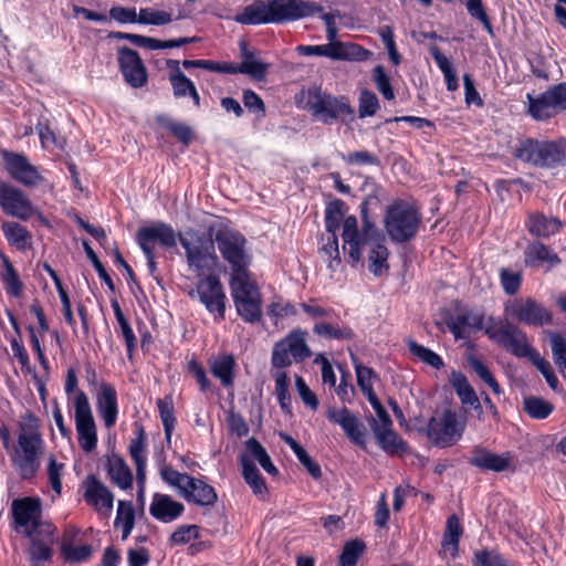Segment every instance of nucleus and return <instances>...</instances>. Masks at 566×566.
<instances>
[{
	"label": "nucleus",
	"instance_id": "obj_1",
	"mask_svg": "<svg viewBox=\"0 0 566 566\" xmlns=\"http://www.w3.org/2000/svg\"><path fill=\"white\" fill-rule=\"evenodd\" d=\"M500 316L485 317L483 311L473 312L468 307L448 312L443 322L455 340H463L468 349L474 350L476 345L473 334L483 331L484 335L500 349L507 354H538L525 331L518 325Z\"/></svg>",
	"mask_w": 566,
	"mask_h": 566
},
{
	"label": "nucleus",
	"instance_id": "obj_2",
	"mask_svg": "<svg viewBox=\"0 0 566 566\" xmlns=\"http://www.w3.org/2000/svg\"><path fill=\"white\" fill-rule=\"evenodd\" d=\"M380 206V199L377 195H368L360 203L361 229L358 228L355 216L346 217L344 230L342 233L343 251L345 260L356 266L363 256V250L368 248L369 271L375 276H380L389 270L388 256L389 250L386 247L385 233L377 228L370 216V210Z\"/></svg>",
	"mask_w": 566,
	"mask_h": 566
},
{
	"label": "nucleus",
	"instance_id": "obj_3",
	"mask_svg": "<svg viewBox=\"0 0 566 566\" xmlns=\"http://www.w3.org/2000/svg\"><path fill=\"white\" fill-rule=\"evenodd\" d=\"M222 260L229 265L230 279L235 281L251 276L250 266L253 256L248 249V240L243 233L231 226V221L223 218L221 222L210 226L208 229Z\"/></svg>",
	"mask_w": 566,
	"mask_h": 566
},
{
	"label": "nucleus",
	"instance_id": "obj_4",
	"mask_svg": "<svg viewBox=\"0 0 566 566\" xmlns=\"http://www.w3.org/2000/svg\"><path fill=\"white\" fill-rule=\"evenodd\" d=\"M11 462L22 480L34 478L41 467L44 453V441L39 426V419L27 413L19 422L18 442L11 450Z\"/></svg>",
	"mask_w": 566,
	"mask_h": 566
},
{
	"label": "nucleus",
	"instance_id": "obj_5",
	"mask_svg": "<svg viewBox=\"0 0 566 566\" xmlns=\"http://www.w3.org/2000/svg\"><path fill=\"white\" fill-rule=\"evenodd\" d=\"M304 108L324 125L348 124L355 119V108L348 96L334 95L319 85L307 88Z\"/></svg>",
	"mask_w": 566,
	"mask_h": 566
},
{
	"label": "nucleus",
	"instance_id": "obj_6",
	"mask_svg": "<svg viewBox=\"0 0 566 566\" xmlns=\"http://www.w3.org/2000/svg\"><path fill=\"white\" fill-rule=\"evenodd\" d=\"M420 224L419 209L407 200L396 199L386 208L384 226L386 233L395 243L412 240L417 235Z\"/></svg>",
	"mask_w": 566,
	"mask_h": 566
},
{
	"label": "nucleus",
	"instance_id": "obj_7",
	"mask_svg": "<svg viewBox=\"0 0 566 566\" xmlns=\"http://www.w3.org/2000/svg\"><path fill=\"white\" fill-rule=\"evenodd\" d=\"M513 157L539 168H556L566 163V142L527 137L514 148Z\"/></svg>",
	"mask_w": 566,
	"mask_h": 566
},
{
	"label": "nucleus",
	"instance_id": "obj_8",
	"mask_svg": "<svg viewBox=\"0 0 566 566\" xmlns=\"http://www.w3.org/2000/svg\"><path fill=\"white\" fill-rule=\"evenodd\" d=\"M135 241L146 258L150 276L160 284L161 276L156 261V244L164 249L176 248V231L169 223L157 221L150 226L140 227L136 232Z\"/></svg>",
	"mask_w": 566,
	"mask_h": 566
},
{
	"label": "nucleus",
	"instance_id": "obj_9",
	"mask_svg": "<svg viewBox=\"0 0 566 566\" xmlns=\"http://www.w3.org/2000/svg\"><path fill=\"white\" fill-rule=\"evenodd\" d=\"M503 314L506 319L530 327L551 325L554 318L548 307L531 296L507 300L503 306Z\"/></svg>",
	"mask_w": 566,
	"mask_h": 566
},
{
	"label": "nucleus",
	"instance_id": "obj_10",
	"mask_svg": "<svg viewBox=\"0 0 566 566\" xmlns=\"http://www.w3.org/2000/svg\"><path fill=\"white\" fill-rule=\"evenodd\" d=\"M231 296L240 317L247 323H260L262 319V296L251 276L229 281Z\"/></svg>",
	"mask_w": 566,
	"mask_h": 566
},
{
	"label": "nucleus",
	"instance_id": "obj_11",
	"mask_svg": "<svg viewBox=\"0 0 566 566\" xmlns=\"http://www.w3.org/2000/svg\"><path fill=\"white\" fill-rule=\"evenodd\" d=\"M176 234L177 241L185 250L188 268L196 273L197 279L214 273L219 260L213 241H203L198 237L197 242H192L181 232H176Z\"/></svg>",
	"mask_w": 566,
	"mask_h": 566
},
{
	"label": "nucleus",
	"instance_id": "obj_12",
	"mask_svg": "<svg viewBox=\"0 0 566 566\" xmlns=\"http://www.w3.org/2000/svg\"><path fill=\"white\" fill-rule=\"evenodd\" d=\"M189 296H198L200 303L205 305L216 322L224 321L227 295L217 273H209L203 277H199L196 290L190 291Z\"/></svg>",
	"mask_w": 566,
	"mask_h": 566
},
{
	"label": "nucleus",
	"instance_id": "obj_13",
	"mask_svg": "<svg viewBox=\"0 0 566 566\" xmlns=\"http://www.w3.org/2000/svg\"><path fill=\"white\" fill-rule=\"evenodd\" d=\"M266 2L270 23L275 24L313 17L323 10L319 4L305 0H269Z\"/></svg>",
	"mask_w": 566,
	"mask_h": 566
},
{
	"label": "nucleus",
	"instance_id": "obj_14",
	"mask_svg": "<svg viewBox=\"0 0 566 566\" xmlns=\"http://www.w3.org/2000/svg\"><path fill=\"white\" fill-rule=\"evenodd\" d=\"M463 432V424H460L455 412L446 410L441 417H432L427 427L428 438L440 447L454 444Z\"/></svg>",
	"mask_w": 566,
	"mask_h": 566
},
{
	"label": "nucleus",
	"instance_id": "obj_15",
	"mask_svg": "<svg viewBox=\"0 0 566 566\" xmlns=\"http://www.w3.org/2000/svg\"><path fill=\"white\" fill-rule=\"evenodd\" d=\"M74 408L80 446L84 451L90 452L96 447V427L88 398L83 391L77 392Z\"/></svg>",
	"mask_w": 566,
	"mask_h": 566
},
{
	"label": "nucleus",
	"instance_id": "obj_16",
	"mask_svg": "<svg viewBox=\"0 0 566 566\" xmlns=\"http://www.w3.org/2000/svg\"><path fill=\"white\" fill-rule=\"evenodd\" d=\"M117 63L125 82L133 88H140L148 83L147 67L140 54L128 46L117 50Z\"/></svg>",
	"mask_w": 566,
	"mask_h": 566
},
{
	"label": "nucleus",
	"instance_id": "obj_17",
	"mask_svg": "<svg viewBox=\"0 0 566 566\" xmlns=\"http://www.w3.org/2000/svg\"><path fill=\"white\" fill-rule=\"evenodd\" d=\"M1 158L8 174L17 182L27 187H34L42 181L38 168L33 166L24 154L11 150H1Z\"/></svg>",
	"mask_w": 566,
	"mask_h": 566
},
{
	"label": "nucleus",
	"instance_id": "obj_18",
	"mask_svg": "<svg viewBox=\"0 0 566 566\" xmlns=\"http://www.w3.org/2000/svg\"><path fill=\"white\" fill-rule=\"evenodd\" d=\"M0 208L7 216L27 221L34 214V208L28 196L19 188L0 182Z\"/></svg>",
	"mask_w": 566,
	"mask_h": 566
},
{
	"label": "nucleus",
	"instance_id": "obj_19",
	"mask_svg": "<svg viewBox=\"0 0 566 566\" xmlns=\"http://www.w3.org/2000/svg\"><path fill=\"white\" fill-rule=\"evenodd\" d=\"M12 516L17 532L32 536L31 527L41 520L42 505L38 497L17 499L12 502Z\"/></svg>",
	"mask_w": 566,
	"mask_h": 566
},
{
	"label": "nucleus",
	"instance_id": "obj_20",
	"mask_svg": "<svg viewBox=\"0 0 566 566\" xmlns=\"http://www.w3.org/2000/svg\"><path fill=\"white\" fill-rule=\"evenodd\" d=\"M327 418L331 422L340 426L352 442L361 448L366 447V428L359 418L349 409H331L327 412Z\"/></svg>",
	"mask_w": 566,
	"mask_h": 566
},
{
	"label": "nucleus",
	"instance_id": "obj_21",
	"mask_svg": "<svg viewBox=\"0 0 566 566\" xmlns=\"http://www.w3.org/2000/svg\"><path fill=\"white\" fill-rule=\"evenodd\" d=\"M368 423L379 447L389 454H402L408 451V443L392 430V426L381 424L375 417L368 418Z\"/></svg>",
	"mask_w": 566,
	"mask_h": 566
},
{
	"label": "nucleus",
	"instance_id": "obj_22",
	"mask_svg": "<svg viewBox=\"0 0 566 566\" xmlns=\"http://www.w3.org/2000/svg\"><path fill=\"white\" fill-rule=\"evenodd\" d=\"M86 502L101 514L108 515L113 509L114 496L112 492L94 475L87 476L84 482Z\"/></svg>",
	"mask_w": 566,
	"mask_h": 566
},
{
	"label": "nucleus",
	"instance_id": "obj_23",
	"mask_svg": "<svg viewBox=\"0 0 566 566\" xmlns=\"http://www.w3.org/2000/svg\"><path fill=\"white\" fill-rule=\"evenodd\" d=\"M524 264L526 268L538 269L545 263L547 270L560 264L562 260L548 245L534 241L524 249Z\"/></svg>",
	"mask_w": 566,
	"mask_h": 566
},
{
	"label": "nucleus",
	"instance_id": "obj_24",
	"mask_svg": "<svg viewBox=\"0 0 566 566\" xmlns=\"http://www.w3.org/2000/svg\"><path fill=\"white\" fill-rule=\"evenodd\" d=\"M188 502L199 506H213L218 501L214 489L206 481L191 476L180 494Z\"/></svg>",
	"mask_w": 566,
	"mask_h": 566
},
{
	"label": "nucleus",
	"instance_id": "obj_25",
	"mask_svg": "<svg viewBox=\"0 0 566 566\" xmlns=\"http://www.w3.org/2000/svg\"><path fill=\"white\" fill-rule=\"evenodd\" d=\"M185 507L180 502L172 500L169 495L156 493L149 507L150 514L158 521L171 522L179 517Z\"/></svg>",
	"mask_w": 566,
	"mask_h": 566
},
{
	"label": "nucleus",
	"instance_id": "obj_26",
	"mask_svg": "<svg viewBox=\"0 0 566 566\" xmlns=\"http://www.w3.org/2000/svg\"><path fill=\"white\" fill-rule=\"evenodd\" d=\"M450 384L455 390V394L459 397L461 403L463 406H470L478 412L480 417L483 411L482 406L475 390L470 385L467 376L460 371L452 370L450 375Z\"/></svg>",
	"mask_w": 566,
	"mask_h": 566
},
{
	"label": "nucleus",
	"instance_id": "obj_27",
	"mask_svg": "<svg viewBox=\"0 0 566 566\" xmlns=\"http://www.w3.org/2000/svg\"><path fill=\"white\" fill-rule=\"evenodd\" d=\"M525 228L534 237L548 238L559 232L562 222L557 218H549L542 212H535L527 217Z\"/></svg>",
	"mask_w": 566,
	"mask_h": 566
},
{
	"label": "nucleus",
	"instance_id": "obj_28",
	"mask_svg": "<svg viewBox=\"0 0 566 566\" xmlns=\"http://www.w3.org/2000/svg\"><path fill=\"white\" fill-rule=\"evenodd\" d=\"M97 410L104 420L106 428L115 424L117 418V399L115 389L107 384H102L97 394Z\"/></svg>",
	"mask_w": 566,
	"mask_h": 566
},
{
	"label": "nucleus",
	"instance_id": "obj_29",
	"mask_svg": "<svg viewBox=\"0 0 566 566\" xmlns=\"http://www.w3.org/2000/svg\"><path fill=\"white\" fill-rule=\"evenodd\" d=\"M305 331L295 328L277 342L272 354H313L306 344Z\"/></svg>",
	"mask_w": 566,
	"mask_h": 566
},
{
	"label": "nucleus",
	"instance_id": "obj_30",
	"mask_svg": "<svg viewBox=\"0 0 566 566\" xmlns=\"http://www.w3.org/2000/svg\"><path fill=\"white\" fill-rule=\"evenodd\" d=\"M470 464L494 472L505 471L510 467V458L494 454L485 449L476 448L470 459Z\"/></svg>",
	"mask_w": 566,
	"mask_h": 566
},
{
	"label": "nucleus",
	"instance_id": "obj_31",
	"mask_svg": "<svg viewBox=\"0 0 566 566\" xmlns=\"http://www.w3.org/2000/svg\"><path fill=\"white\" fill-rule=\"evenodd\" d=\"M526 97L528 101V113L536 120L549 119L559 112L547 91L536 97L531 94H527Z\"/></svg>",
	"mask_w": 566,
	"mask_h": 566
},
{
	"label": "nucleus",
	"instance_id": "obj_32",
	"mask_svg": "<svg viewBox=\"0 0 566 566\" xmlns=\"http://www.w3.org/2000/svg\"><path fill=\"white\" fill-rule=\"evenodd\" d=\"M155 122L163 128L167 129L174 137L185 146H189L193 139L192 128L181 122H177L171 117L160 114L155 117Z\"/></svg>",
	"mask_w": 566,
	"mask_h": 566
},
{
	"label": "nucleus",
	"instance_id": "obj_33",
	"mask_svg": "<svg viewBox=\"0 0 566 566\" xmlns=\"http://www.w3.org/2000/svg\"><path fill=\"white\" fill-rule=\"evenodd\" d=\"M234 21L243 25L270 24L268 2L260 1L258 4L244 7L242 12L234 17Z\"/></svg>",
	"mask_w": 566,
	"mask_h": 566
},
{
	"label": "nucleus",
	"instance_id": "obj_34",
	"mask_svg": "<svg viewBox=\"0 0 566 566\" xmlns=\"http://www.w3.org/2000/svg\"><path fill=\"white\" fill-rule=\"evenodd\" d=\"M2 231L9 244L14 245L20 251H24L32 244L30 231L18 222H3Z\"/></svg>",
	"mask_w": 566,
	"mask_h": 566
},
{
	"label": "nucleus",
	"instance_id": "obj_35",
	"mask_svg": "<svg viewBox=\"0 0 566 566\" xmlns=\"http://www.w3.org/2000/svg\"><path fill=\"white\" fill-rule=\"evenodd\" d=\"M108 476L112 482L123 490L129 489L133 484V474L125 461L116 455L108 459Z\"/></svg>",
	"mask_w": 566,
	"mask_h": 566
},
{
	"label": "nucleus",
	"instance_id": "obj_36",
	"mask_svg": "<svg viewBox=\"0 0 566 566\" xmlns=\"http://www.w3.org/2000/svg\"><path fill=\"white\" fill-rule=\"evenodd\" d=\"M240 464L242 467V474L245 482L253 490L254 494L261 495L266 492V484L260 474L258 468L252 462L251 457L248 454H240Z\"/></svg>",
	"mask_w": 566,
	"mask_h": 566
},
{
	"label": "nucleus",
	"instance_id": "obj_37",
	"mask_svg": "<svg viewBox=\"0 0 566 566\" xmlns=\"http://www.w3.org/2000/svg\"><path fill=\"white\" fill-rule=\"evenodd\" d=\"M167 67L170 70L169 81L174 90L175 97H184L195 87L193 82L188 78L180 70V63L177 60H167Z\"/></svg>",
	"mask_w": 566,
	"mask_h": 566
},
{
	"label": "nucleus",
	"instance_id": "obj_38",
	"mask_svg": "<svg viewBox=\"0 0 566 566\" xmlns=\"http://www.w3.org/2000/svg\"><path fill=\"white\" fill-rule=\"evenodd\" d=\"M3 271L1 272V281L4 285L7 294L20 297L23 292V283L14 269L13 264L6 254H1Z\"/></svg>",
	"mask_w": 566,
	"mask_h": 566
},
{
	"label": "nucleus",
	"instance_id": "obj_39",
	"mask_svg": "<svg viewBox=\"0 0 566 566\" xmlns=\"http://www.w3.org/2000/svg\"><path fill=\"white\" fill-rule=\"evenodd\" d=\"M234 365L233 356H216L210 360L212 375L219 378L224 387L233 384Z\"/></svg>",
	"mask_w": 566,
	"mask_h": 566
},
{
	"label": "nucleus",
	"instance_id": "obj_40",
	"mask_svg": "<svg viewBox=\"0 0 566 566\" xmlns=\"http://www.w3.org/2000/svg\"><path fill=\"white\" fill-rule=\"evenodd\" d=\"M345 202L342 199H333L325 207V229L327 233H337L342 221L344 222Z\"/></svg>",
	"mask_w": 566,
	"mask_h": 566
},
{
	"label": "nucleus",
	"instance_id": "obj_41",
	"mask_svg": "<svg viewBox=\"0 0 566 566\" xmlns=\"http://www.w3.org/2000/svg\"><path fill=\"white\" fill-rule=\"evenodd\" d=\"M245 450L247 452H244L243 454L250 455L252 462L254 460L258 461L265 472L272 475H275L277 473V469L272 463L266 450L261 446V443L255 438H250L247 440Z\"/></svg>",
	"mask_w": 566,
	"mask_h": 566
},
{
	"label": "nucleus",
	"instance_id": "obj_42",
	"mask_svg": "<svg viewBox=\"0 0 566 566\" xmlns=\"http://www.w3.org/2000/svg\"><path fill=\"white\" fill-rule=\"evenodd\" d=\"M340 51V42L322 44V45H298L296 46V52L303 56H327L329 59L336 60V57H345Z\"/></svg>",
	"mask_w": 566,
	"mask_h": 566
},
{
	"label": "nucleus",
	"instance_id": "obj_43",
	"mask_svg": "<svg viewBox=\"0 0 566 566\" xmlns=\"http://www.w3.org/2000/svg\"><path fill=\"white\" fill-rule=\"evenodd\" d=\"M111 304H112V308L114 311L116 321L119 325L120 334L126 343L127 353L133 354V352L135 350L136 345H137V339L135 337V334H134L128 321L126 319L117 300H112Z\"/></svg>",
	"mask_w": 566,
	"mask_h": 566
},
{
	"label": "nucleus",
	"instance_id": "obj_44",
	"mask_svg": "<svg viewBox=\"0 0 566 566\" xmlns=\"http://www.w3.org/2000/svg\"><path fill=\"white\" fill-rule=\"evenodd\" d=\"M135 524V511L133 507L132 502L127 501H119L118 502V509H117V515L115 518V526H122L123 527V539H126Z\"/></svg>",
	"mask_w": 566,
	"mask_h": 566
},
{
	"label": "nucleus",
	"instance_id": "obj_45",
	"mask_svg": "<svg viewBox=\"0 0 566 566\" xmlns=\"http://www.w3.org/2000/svg\"><path fill=\"white\" fill-rule=\"evenodd\" d=\"M523 403L525 412L534 419H545L554 410V406L549 401L535 396L524 398Z\"/></svg>",
	"mask_w": 566,
	"mask_h": 566
},
{
	"label": "nucleus",
	"instance_id": "obj_46",
	"mask_svg": "<svg viewBox=\"0 0 566 566\" xmlns=\"http://www.w3.org/2000/svg\"><path fill=\"white\" fill-rule=\"evenodd\" d=\"M239 48L242 57L241 63H248L250 65L258 66L255 72L247 74L256 81L264 80L268 73V64L255 60V54L249 49V43L245 40H241L239 42Z\"/></svg>",
	"mask_w": 566,
	"mask_h": 566
},
{
	"label": "nucleus",
	"instance_id": "obj_47",
	"mask_svg": "<svg viewBox=\"0 0 566 566\" xmlns=\"http://www.w3.org/2000/svg\"><path fill=\"white\" fill-rule=\"evenodd\" d=\"M365 548L366 545L361 539L356 538L347 542L339 556L340 566H355Z\"/></svg>",
	"mask_w": 566,
	"mask_h": 566
},
{
	"label": "nucleus",
	"instance_id": "obj_48",
	"mask_svg": "<svg viewBox=\"0 0 566 566\" xmlns=\"http://www.w3.org/2000/svg\"><path fill=\"white\" fill-rule=\"evenodd\" d=\"M343 161L348 166H379L380 159L368 150H358L348 154H339Z\"/></svg>",
	"mask_w": 566,
	"mask_h": 566
},
{
	"label": "nucleus",
	"instance_id": "obj_49",
	"mask_svg": "<svg viewBox=\"0 0 566 566\" xmlns=\"http://www.w3.org/2000/svg\"><path fill=\"white\" fill-rule=\"evenodd\" d=\"M160 419L163 421L166 438L169 440L175 428L176 418L174 416V403L170 397L158 399L157 401Z\"/></svg>",
	"mask_w": 566,
	"mask_h": 566
},
{
	"label": "nucleus",
	"instance_id": "obj_50",
	"mask_svg": "<svg viewBox=\"0 0 566 566\" xmlns=\"http://www.w3.org/2000/svg\"><path fill=\"white\" fill-rule=\"evenodd\" d=\"M373 80L379 93L387 101L395 99V92L390 83V77L382 65H376L373 70Z\"/></svg>",
	"mask_w": 566,
	"mask_h": 566
},
{
	"label": "nucleus",
	"instance_id": "obj_51",
	"mask_svg": "<svg viewBox=\"0 0 566 566\" xmlns=\"http://www.w3.org/2000/svg\"><path fill=\"white\" fill-rule=\"evenodd\" d=\"M461 534L462 527L459 517L455 514L449 516L443 534L442 546L447 547L451 545L453 551L457 552L459 548V539Z\"/></svg>",
	"mask_w": 566,
	"mask_h": 566
},
{
	"label": "nucleus",
	"instance_id": "obj_52",
	"mask_svg": "<svg viewBox=\"0 0 566 566\" xmlns=\"http://www.w3.org/2000/svg\"><path fill=\"white\" fill-rule=\"evenodd\" d=\"M378 34L387 49L389 60L391 61V63L395 66L399 65L401 63L402 57L398 52L396 45L394 28L391 25H382L379 28Z\"/></svg>",
	"mask_w": 566,
	"mask_h": 566
},
{
	"label": "nucleus",
	"instance_id": "obj_53",
	"mask_svg": "<svg viewBox=\"0 0 566 566\" xmlns=\"http://www.w3.org/2000/svg\"><path fill=\"white\" fill-rule=\"evenodd\" d=\"M138 17L140 24L165 25L172 21V17L169 12L154 10L151 8H140Z\"/></svg>",
	"mask_w": 566,
	"mask_h": 566
},
{
	"label": "nucleus",
	"instance_id": "obj_54",
	"mask_svg": "<svg viewBox=\"0 0 566 566\" xmlns=\"http://www.w3.org/2000/svg\"><path fill=\"white\" fill-rule=\"evenodd\" d=\"M500 282L503 291L510 295H515L522 285L523 275L521 272H514L509 269L502 268L500 270Z\"/></svg>",
	"mask_w": 566,
	"mask_h": 566
},
{
	"label": "nucleus",
	"instance_id": "obj_55",
	"mask_svg": "<svg viewBox=\"0 0 566 566\" xmlns=\"http://www.w3.org/2000/svg\"><path fill=\"white\" fill-rule=\"evenodd\" d=\"M92 546L81 545L74 546L72 543L63 542L62 554L65 560L70 563H81L87 560L92 555Z\"/></svg>",
	"mask_w": 566,
	"mask_h": 566
},
{
	"label": "nucleus",
	"instance_id": "obj_56",
	"mask_svg": "<svg viewBox=\"0 0 566 566\" xmlns=\"http://www.w3.org/2000/svg\"><path fill=\"white\" fill-rule=\"evenodd\" d=\"M52 541L40 539L36 536L31 538V545L29 547V555L31 562H46L52 556Z\"/></svg>",
	"mask_w": 566,
	"mask_h": 566
},
{
	"label": "nucleus",
	"instance_id": "obj_57",
	"mask_svg": "<svg viewBox=\"0 0 566 566\" xmlns=\"http://www.w3.org/2000/svg\"><path fill=\"white\" fill-rule=\"evenodd\" d=\"M469 366L474 370V373L490 386L494 394H501V388L489 368L476 357L469 356L468 359Z\"/></svg>",
	"mask_w": 566,
	"mask_h": 566
},
{
	"label": "nucleus",
	"instance_id": "obj_58",
	"mask_svg": "<svg viewBox=\"0 0 566 566\" xmlns=\"http://www.w3.org/2000/svg\"><path fill=\"white\" fill-rule=\"evenodd\" d=\"M321 251L328 258V268L331 270H335L340 265L342 259L338 248L337 233L327 234L326 242L323 243Z\"/></svg>",
	"mask_w": 566,
	"mask_h": 566
},
{
	"label": "nucleus",
	"instance_id": "obj_59",
	"mask_svg": "<svg viewBox=\"0 0 566 566\" xmlns=\"http://www.w3.org/2000/svg\"><path fill=\"white\" fill-rule=\"evenodd\" d=\"M275 392L283 411L291 412V396L289 392V377L285 371L277 373L275 377Z\"/></svg>",
	"mask_w": 566,
	"mask_h": 566
},
{
	"label": "nucleus",
	"instance_id": "obj_60",
	"mask_svg": "<svg viewBox=\"0 0 566 566\" xmlns=\"http://www.w3.org/2000/svg\"><path fill=\"white\" fill-rule=\"evenodd\" d=\"M465 7L468 10V13L473 18L479 20L484 29L492 34L493 33V25L491 22L490 17L488 15L482 0H465Z\"/></svg>",
	"mask_w": 566,
	"mask_h": 566
},
{
	"label": "nucleus",
	"instance_id": "obj_61",
	"mask_svg": "<svg viewBox=\"0 0 566 566\" xmlns=\"http://www.w3.org/2000/svg\"><path fill=\"white\" fill-rule=\"evenodd\" d=\"M379 108V101L376 94L371 91L365 90L360 93L358 113L359 117L374 116Z\"/></svg>",
	"mask_w": 566,
	"mask_h": 566
},
{
	"label": "nucleus",
	"instance_id": "obj_62",
	"mask_svg": "<svg viewBox=\"0 0 566 566\" xmlns=\"http://www.w3.org/2000/svg\"><path fill=\"white\" fill-rule=\"evenodd\" d=\"M160 476L166 483L177 488L179 495L182 493V488H186L191 478L187 473H180L170 467H163L160 469Z\"/></svg>",
	"mask_w": 566,
	"mask_h": 566
},
{
	"label": "nucleus",
	"instance_id": "obj_63",
	"mask_svg": "<svg viewBox=\"0 0 566 566\" xmlns=\"http://www.w3.org/2000/svg\"><path fill=\"white\" fill-rule=\"evenodd\" d=\"M129 454L135 463L146 462V436L144 428H137V437L130 441Z\"/></svg>",
	"mask_w": 566,
	"mask_h": 566
},
{
	"label": "nucleus",
	"instance_id": "obj_64",
	"mask_svg": "<svg viewBox=\"0 0 566 566\" xmlns=\"http://www.w3.org/2000/svg\"><path fill=\"white\" fill-rule=\"evenodd\" d=\"M314 332L318 336H322L327 339H342L352 336V332L349 329H340L325 322L315 324Z\"/></svg>",
	"mask_w": 566,
	"mask_h": 566
}]
</instances>
